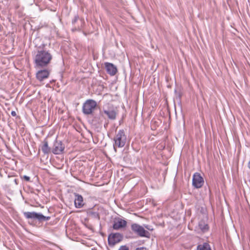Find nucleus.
Here are the masks:
<instances>
[{
	"label": "nucleus",
	"instance_id": "nucleus-1",
	"mask_svg": "<svg viewBox=\"0 0 250 250\" xmlns=\"http://www.w3.org/2000/svg\"><path fill=\"white\" fill-rule=\"evenodd\" d=\"M34 53V62L35 67L41 68L47 66L52 59V55L45 49V44H42L37 46Z\"/></svg>",
	"mask_w": 250,
	"mask_h": 250
},
{
	"label": "nucleus",
	"instance_id": "nucleus-2",
	"mask_svg": "<svg viewBox=\"0 0 250 250\" xmlns=\"http://www.w3.org/2000/svg\"><path fill=\"white\" fill-rule=\"evenodd\" d=\"M114 148L116 151V147H123L125 146L126 141V136L124 129L119 130L114 138Z\"/></svg>",
	"mask_w": 250,
	"mask_h": 250
},
{
	"label": "nucleus",
	"instance_id": "nucleus-3",
	"mask_svg": "<svg viewBox=\"0 0 250 250\" xmlns=\"http://www.w3.org/2000/svg\"><path fill=\"white\" fill-rule=\"evenodd\" d=\"M97 105L95 101L89 99L86 100L83 104L82 111L85 115L92 114Z\"/></svg>",
	"mask_w": 250,
	"mask_h": 250
},
{
	"label": "nucleus",
	"instance_id": "nucleus-4",
	"mask_svg": "<svg viewBox=\"0 0 250 250\" xmlns=\"http://www.w3.org/2000/svg\"><path fill=\"white\" fill-rule=\"evenodd\" d=\"M23 215L26 219H31L34 220H37L39 222L48 221L50 220V216H45L41 213L36 212H24Z\"/></svg>",
	"mask_w": 250,
	"mask_h": 250
},
{
	"label": "nucleus",
	"instance_id": "nucleus-5",
	"mask_svg": "<svg viewBox=\"0 0 250 250\" xmlns=\"http://www.w3.org/2000/svg\"><path fill=\"white\" fill-rule=\"evenodd\" d=\"M132 230L138 236L142 237H146L149 238L150 233L146 230L145 229L144 227L140 225L133 223L131 226Z\"/></svg>",
	"mask_w": 250,
	"mask_h": 250
},
{
	"label": "nucleus",
	"instance_id": "nucleus-6",
	"mask_svg": "<svg viewBox=\"0 0 250 250\" xmlns=\"http://www.w3.org/2000/svg\"><path fill=\"white\" fill-rule=\"evenodd\" d=\"M65 149V145L61 141L55 140L52 147V152L56 155H59L63 153Z\"/></svg>",
	"mask_w": 250,
	"mask_h": 250
},
{
	"label": "nucleus",
	"instance_id": "nucleus-7",
	"mask_svg": "<svg viewBox=\"0 0 250 250\" xmlns=\"http://www.w3.org/2000/svg\"><path fill=\"white\" fill-rule=\"evenodd\" d=\"M123 236L122 234L117 233H111L108 236V243L110 247H113L117 243L122 241Z\"/></svg>",
	"mask_w": 250,
	"mask_h": 250
},
{
	"label": "nucleus",
	"instance_id": "nucleus-8",
	"mask_svg": "<svg viewBox=\"0 0 250 250\" xmlns=\"http://www.w3.org/2000/svg\"><path fill=\"white\" fill-rule=\"evenodd\" d=\"M204 183V181L201 174L198 172L194 173L192 178L193 186L196 188H199L203 186Z\"/></svg>",
	"mask_w": 250,
	"mask_h": 250
},
{
	"label": "nucleus",
	"instance_id": "nucleus-9",
	"mask_svg": "<svg viewBox=\"0 0 250 250\" xmlns=\"http://www.w3.org/2000/svg\"><path fill=\"white\" fill-rule=\"evenodd\" d=\"M127 225V222L121 218H115L112 226V228L114 230H119L125 228Z\"/></svg>",
	"mask_w": 250,
	"mask_h": 250
},
{
	"label": "nucleus",
	"instance_id": "nucleus-10",
	"mask_svg": "<svg viewBox=\"0 0 250 250\" xmlns=\"http://www.w3.org/2000/svg\"><path fill=\"white\" fill-rule=\"evenodd\" d=\"M104 65L107 73L111 76L115 75L117 72V68L113 63L105 62Z\"/></svg>",
	"mask_w": 250,
	"mask_h": 250
},
{
	"label": "nucleus",
	"instance_id": "nucleus-11",
	"mask_svg": "<svg viewBox=\"0 0 250 250\" xmlns=\"http://www.w3.org/2000/svg\"><path fill=\"white\" fill-rule=\"evenodd\" d=\"M40 148L42 150L44 154H49L52 152V147L48 146V143L46 139H44L40 146Z\"/></svg>",
	"mask_w": 250,
	"mask_h": 250
},
{
	"label": "nucleus",
	"instance_id": "nucleus-12",
	"mask_svg": "<svg viewBox=\"0 0 250 250\" xmlns=\"http://www.w3.org/2000/svg\"><path fill=\"white\" fill-rule=\"evenodd\" d=\"M50 72L47 69L38 71L36 73V78L40 81H42L49 77Z\"/></svg>",
	"mask_w": 250,
	"mask_h": 250
},
{
	"label": "nucleus",
	"instance_id": "nucleus-13",
	"mask_svg": "<svg viewBox=\"0 0 250 250\" xmlns=\"http://www.w3.org/2000/svg\"><path fill=\"white\" fill-rule=\"evenodd\" d=\"M74 194L75 196L74 204L75 207L78 208L83 207L84 205V203L83 202V196L77 193H74Z\"/></svg>",
	"mask_w": 250,
	"mask_h": 250
},
{
	"label": "nucleus",
	"instance_id": "nucleus-14",
	"mask_svg": "<svg viewBox=\"0 0 250 250\" xmlns=\"http://www.w3.org/2000/svg\"><path fill=\"white\" fill-rule=\"evenodd\" d=\"M103 112L107 116L108 118L111 120H115L118 114L117 110L114 109H104Z\"/></svg>",
	"mask_w": 250,
	"mask_h": 250
},
{
	"label": "nucleus",
	"instance_id": "nucleus-15",
	"mask_svg": "<svg viewBox=\"0 0 250 250\" xmlns=\"http://www.w3.org/2000/svg\"><path fill=\"white\" fill-rule=\"evenodd\" d=\"M196 250H211V247L207 242H205L202 244H199L197 247Z\"/></svg>",
	"mask_w": 250,
	"mask_h": 250
},
{
	"label": "nucleus",
	"instance_id": "nucleus-16",
	"mask_svg": "<svg viewBox=\"0 0 250 250\" xmlns=\"http://www.w3.org/2000/svg\"><path fill=\"white\" fill-rule=\"evenodd\" d=\"M87 214L88 216L92 218L97 219L98 220H100V219L99 213L98 212L94 211L93 210H92L91 209H89V210H88Z\"/></svg>",
	"mask_w": 250,
	"mask_h": 250
},
{
	"label": "nucleus",
	"instance_id": "nucleus-17",
	"mask_svg": "<svg viewBox=\"0 0 250 250\" xmlns=\"http://www.w3.org/2000/svg\"><path fill=\"white\" fill-rule=\"evenodd\" d=\"M199 228L203 232L207 231L209 229V227L208 224H206L204 221H201L199 222Z\"/></svg>",
	"mask_w": 250,
	"mask_h": 250
},
{
	"label": "nucleus",
	"instance_id": "nucleus-18",
	"mask_svg": "<svg viewBox=\"0 0 250 250\" xmlns=\"http://www.w3.org/2000/svg\"><path fill=\"white\" fill-rule=\"evenodd\" d=\"M144 228L148 230L152 231L153 230L152 227L148 225H144Z\"/></svg>",
	"mask_w": 250,
	"mask_h": 250
},
{
	"label": "nucleus",
	"instance_id": "nucleus-19",
	"mask_svg": "<svg viewBox=\"0 0 250 250\" xmlns=\"http://www.w3.org/2000/svg\"><path fill=\"white\" fill-rule=\"evenodd\" d=\"M21 177L22 179H24L26 182L30 181V178L28 176L24 175L23 176H21Z\"/></svg>",
	"mask_w": 250,
	"mask_h": 250
},
{
	"label": "nucleus",
	"instance_id": "nucleus-20",
	"mask_svg": "<svg viewBox=\"0 0 250 250\" xmlns=\"http://www.w3.org/2000/svg\"><path fill=\"white\" fill-rule=\"evenodd\" d=\"M79 19V17L78 15L75 16L74 19L72 21V23L73 24H74Z\"/></svg>",
	"mask_w": 250,
	"mask_h": 250
},
{
	"label": "nucleus",
	"instance_id": "nucleus-21",
	"mask_svg": "<svg viewBox=\"0 0 250 250\" xmlns=\"http://www.w3.org/2000/svg\"><path fill=\"white\" fill-rule=\"evenodd\" d=\"M119 250H129V249L127 246L125 245L121 246Z\"/></svg>",
	"mask_w": 250,
	"mask_h": 250
},
{
	"label": "nucleus",
	"instance_id": "nucleus-22",
	"mask_svg": "<svg viewBox=\"0 0 250 250\" xmlns=\"http://www.w3.org/2000/svg\"><path fill=\"white\" fill-rule=\"evenodd\" d=\"M135 250H148V249H147L146 247H142L137 248Z\"/></svg>",
	"mask_w": 250,
	"mask_h": 250
},
{
	"label": "nucleus",
	"instance_id": "nucleus-23",
	"mask_svg": "<svg viewBox=\"0 0 250 250\" xmlns=\"http://www.w3.org/2000/svg\"><path fill=\"white\" fill-rule=\"evenodd\" d=\"M11 115L13 117H15L17 115V113H16V111H12L11 112Z\"/></svg>",
	"mask_w": 250,
	"mask_h": 250
},
{
	"label": "nucleus",
	"instance_id": "nucleus-24",
	"mask_svg": "<svg viewBox=\"0 0 250 250\" xmlns=\"http://www.w3.org/2000/svg\"><path fill=\"white\" fill-rule=\"evenodd\" d=\"M248 167L250 169V161L249 162L248 164Z\"/></svg>",
	"mask_w": 250,
	"mask_h": 250
},
{
	"label": "nucleus",
	"instance_id": "nucleus-25",
	"mask_svg": "<svg viewBox=\"0 0 250 250\" xmlns=\"http://www.w3.org/2000/svg\"><path fill=\"white\" fill-rule=\"evenodd\" d=\"M107 125H108V124H105L104 125V127H106L107 126Z\"/></svg>",
	"mask_w": 250,
	"mask_h": 250
},
{
	"label": "nucleus",
	"instance_id": "nucleus-26",
	"mask_svg": "<svg viewBox=\"0 0 250 250\" xmlns=\"http://www.w3.org/2000/svg\"><path fill=\"white\" fill-rule=\"evenodd\" d=\"M75 30H76V28H75V29H72V31H75Z\"/></svg>",
	"mask_w": 250,
	"mask_h": 250
},
{
	"label": "nucleus",
	"instance_id": "nucleus-27",
	"mask_svg": "<svg viewBox=\"0 0 250 250\" xmlns=\"http://www.w3.org/2000/svg\"><path fill=\"white\" fill-rule=\"evenodd\" d=\"M15 183L17 184V179H15Z\"/></svg>",
	"mask_w": 250,
	"mask_h": 250
},
{
	"label": "nucleus",
	"instance_id": "nucleus-28",
	"mask_svg": "<svg viewBox=\"0 0 250 250\" xmlns=\"http://www.w3.org/2000/svg\"><path fill=\"white\" fill-rule=\"evenodd\" d=\"M179 98L181 97V95H180V93L179 94Z\"/></svg>",
	"mask_w": 250,
	"mask_h": 250
}]
</instances>
